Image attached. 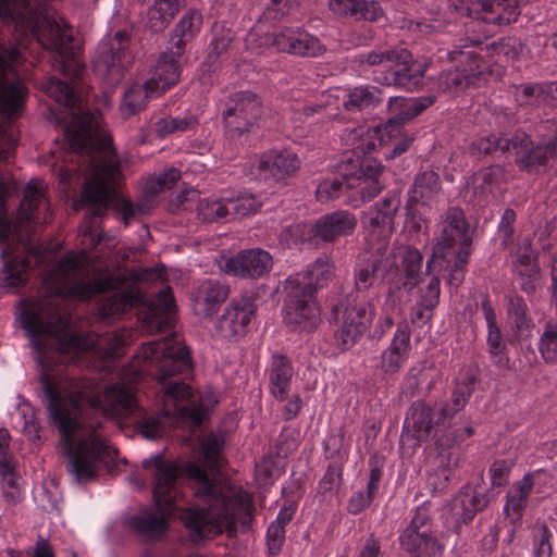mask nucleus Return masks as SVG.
Segmentation results:
<instances>
[{
	"label": "nucleus",
	"mask_w": 557,
	"mask_h": 557,
	"mask_svg": "<svg viewBox=\"0 0 557 557\" xmlns=\"http://www.w3.org/2000/svg\"><path fill=\"white\" fill-rule=\"evenodd\" d=\"M141 355L147 370L164 393L165 407L160 413L144 410L131 385L112 384L101 396L89 400L81 393L62 396L49 375L41 374L46 409L59 430L66 470L78 484L95 481L102 467L109 466L117 456V450L110 447L98 432L101 422L90 420L89 411L116 418L134 417L137 430L148 440L161 436L166 425L197 428L209 416V408L197 401L191 387L184 381L190 376L193 364L188 348L176 335L143 344Z\"/></svg>",
	"instance_id": "1"
},
{
	"label": "nucleus",
	"mask_w": 557,
	"mask_h": 557,
	"mask_svg": "<svg viewBox=\"0 0 557 557\" xmlns=\"http://www.w3.org/2000/svg\"><path fill=\"white\" fill-rule=\"evenodd\" d=\"M44 90L57 103L70 110V122L64 126L69 149L89 157L91 176L85 182L74 209L86 208L90 224L96 223V218L104 215L110 205H113L125 225L138 215L148 214L153 207L148 194L145 200L136 203L115 196L114 185L121 172L120 162L113 156L112 138L98 131L92 114L81 110V98L73 86L50 77L44 84Z\"/></svg>",
	"instance_id": "2"
},
{
	"label": "nucleus",
	"mask_w": 557,
	"mask_h": 557,
	"mask_svg": "<svg viewBox=\"0 0 557 557\" xmlns=\"http://www.w3.org/2000/svg\"><path fill=\"white\" fill-rule=\"evenodd\" d=\"M22 59L18 44L0 42V163L7 162L16 146L13 125L8 119L21 114L26 87L17 77L15 64ZM8 186L0 171V258L2 263H40L38 247L30 243L34 227L40 222L39 208L46 206L45 194L34 182L24 190L16 219L7 209Z\"/></svg>",
	"instance_id": "3"
},
{
	"label": "nucleus",
	"mask_w": 557,
	"mask_h": 557,
	"mask_svg": "<svg viewBox=\"0 0 557 557\" xmlns=\"http://www.w3.org/2000/svg\"><path fill=\"white\" fill-rule=\"evenodd\" d=\"M185 473L191 481L195 495L206 503V507L189 508L182 513V520L195 544L224 531L228 536H234L237 522L244 530L250 527L253 505L247 494L211 478L206 469L197 463H187Z\"/></svg>",
	"instance_id": "4"
},
{
	"label": "nucleus",
	"mask_w": 557,
	"mask_h": 557,
	"mask_svg": "<svg viewBox=\"0 0 557 557\" xmlns=\"http://www.w3.org/2000/svg\"><path fill=\"white\" fill-rule=\"evenodd\" d=\"M450 9L466 15L474 24L483 23L482 36L461 39L465 44L456 45L448 52V57L457 64L444 71L438 78V87L447 94H458L468 87L475 85L484 71L483 61L473 47L482 44V37L486 38L494 33L493 27L507 25L515 22L520 15L518 0H447Z\"/></svg>",
	"instance_id": "5"
},
{
	"label": "nucleus",
	"mask_w": 557,
	"mask_h": 557,
	"mask_svg": "<svg viewBox=\"0 0 557 557\" xmlns=\"http://www.w3.org/2000/svg\"><path fill=\"white\" fill-rule=\"evenodd\" d=\"M86 255L66 253L61 260L46 268L41 275L49 293L58 296H71L82 300L97 294H104L99 305V315L108 319L131 308L137 296L133 292L115 288L112 277L91 280Z\"/></svg>",
	"instance_id": "6"
},
{
	"label": "nucleus",
	"mask_w": 557,
	"mask_h": 557,
	"mask_svg": "<svg viewBox=\"0 0 557 557\" xmlns=\"http://www.w3.org/2000/svg\"><path fill=\"white\" fill-rule=\"evenodd\" d=\"M21 320L32 337L37 360L44 369L59 362L65 352L85 350L91 346L72 332L70 319L61 311L57 298L44 297L26 301Z\"/></svg>",
	"instance_id": "7"
},
{
	"label": "nucleus",
	"mask_w": 557,
	"mask_h": 557,
	"mask_svg": "<svg viewBox=\"0 0 557 557\" xmlns=\"http://www.w3.org/2000/svg\"><path fill=\"white\" fill-rule=\"evenodd\" d=\"M0 17L21 33H30L45 49L53 51L61 72L78 75L82 66L73 28L63 18L44 16L37 0H0Z\"/></svg>",
	"instance_id": "8"
},
{
	"label": "nucleus",
	"mask_w": 557,
	"mask_h": 557,
	"mask_svg": "<svg viewBox=\"0 0 557 557\" xmlns=\"http://www.w3.org/2000/svg\"><path fill=\"white\" fill-rule=\"evenodd\" d=\"M143 466L153 475L156 508L132 516L127 523L140 536L154 540L165 533L168 518L180 498L177 480L181 469L176 462L166 460L161 455L144 460Z\"/></svg>",
	"instance_id": "9"
},
{
	"label": "nucleus",
	"mask_w": 557,
	"mask_h": 557,
	"mask_svg": "<svg viewBox=\"0 0 557 557\" xmlns=\"http://www.w3.org/2000/svg\"><path fill=\"white\" fill-rule=\"evenodd\" d=\"M471 237L465 213L457 207L449 208L442 222L426 270L432 273L438 268L448 270L447 282L458 287L465 280L466 265L470 256Z\"/></svg>",
	"instance_id": "10"
},
{
	"label": "nucleus",
	"mask_w": 557,
	"mask_h": 557,
	"mask_svg": "<svg viewBox=\"0 0 557 557\" xmlns=\"http://www.w3.org/2000/svg\"><path fill=\"white\" fill-rule=\"evenodd\" d=\"M245 47L253 54H264L271 48L276 52L300 58L322 55L326 48L320 39L299 26H283L274 33L263 30L260 24L249 29Z\"/></svg>",
	"instance_id": "11"
},
{
	"label": "nucleus",
	"mask_w": 557,
	"mask_h": 557,
	"mask_svg": "<svg viewBox=\"0 0 557 557\" xmlns=\"http://www.w3.org/2000/svg\"><path fill=\"white\" fill-rule=\"evenodd\" d=\"M473 433V428L470 425H466L463 430L446 432V429L437 424L436 411L426 403L418 400L407 411L403 438L413 440V445L418 446L432 436L436 448L442 455L456 444L470 437Z\"/></svg>",
	"instance_id": "12"
},
{
	"label": "nucleus",
	"mask_w": 557,
	"mask_h": 557,
	"mask_svg": "<svg viewBox=\"0 0 557 557\" xmlns=\"http://www.w3.org/2000/svg\"><path fill=\"white\" fill-rule=\"evenodd\" d=\"M374 315L372 305L357 304L356 293H348L344 298L331 304L330 323L339 324L334 331V342L341 350L350 349L367 331Z\"/></svg>",
	"instance_id": "13"
},
{
	"label": "nucleus",
	"mask_w": 557,
	"mask_h": 557,
	"mask_svg": "<svg viewBox=\"0 0 557 557\" xmlns=\"http://www.w3.org/2000/svg\"><path fill=\"white\" fill-rule=\"evenodd\" d=\"M261 113V101L255 92L232 94L225 101L222 114L227 136L237 138L252 132Z\"/></svg>",
	"instance_id": "14"
},
{
	"label": "nucleus",
	"mask_w": 557,
	"mask_h": 557,
	"mask_svg": "<svg viewBox=\"0 0 557 557\" xmlns=\"http://www.w3.org/2000/svg\"><path fill=\"white\" fill-rule=\"evenodd\" d=\"M395 265V257L385 242H381L377 246L369 245L367 249L359 253L358 262L355 267V287L348 293H356L357 299L359 293L369 289L377 278H384L385 275ZM361 301L357 300V304Z\"/></svg>",
	"instance_id": "15"
},
{
	"label": "nucleus",
	"mask_w": 557,
	"mask_h": 557,
	"mask_svg": "<svg viewBox=\"0 0 557 557\" xmlns=\"http://www.w3.org/2000/svg\"><path fill=\"white\" fill-rule=\"evenodd\" d=\"M257 308L250 294L232 299L215 323L216 335L226 342H238L248 333Z\"/></svg>",
	"instance_id": "16"
},
{
	"label": "nucleus",
	"mask_w": 557,
	"mask_h": 557,
	"mask_svg": "<svg viewBox=\"0 0 557 557\" xmlns=\"http://www.w3.org/2000/svg\"><path fill=\"white\" fill-rule=\"evenodd\" d=\"M428 67V61H414L409 50L394 48L392 60L377 81L386 86L412 90L419 86Z\"/></svg>",
	"instance_id": "17"
},
{
	"label": "nucleus",
	"mask_w": 557,
	"mask_h": 557,
	"mask_svg": "<svg viewBox=\"0 0 557 557\" xmlns=\"http://www.w3.org/2000/svg\"><path fill=\"white\" fill-rule=\"evenodd\" d=\"M284 322L293 331L312 332L320 323V308L314 296L285 284Z\"/></svg>",
	"instance_id": "18"
},
{
	"label": "nucleus",
	"mask_w": 557,
	"mask_h": 557,
	"mask_svg": "<svg viewBox=\"0 0 557 557\" xmlns=\"http://www.w3.org/2000/svg\"><path fill=\"white\" fill-rule=\"evenodd\" d=\"M511 148L516 151V163L521 170L531 171L544 166L549 159L557 158V135L547 144L534 145L529 135L517 132L511 137Z\"/></svg>",
	"instance_id": "19"
},
{
	"label": "nucleus",
	"mask_w": 557,
	"mask_h": 557,
	"mask_svg": "<svg viewBox=\"0 0 557 557\" xmlns=\"http://www.w3.org/2000/svg\"><path fill=\"white\" fill-rule=\"evenodd\" d=\"M357 218L349 210H336L321 215L310 227L309 239L334 243L341 237L351 235L357 227Z\"/></svg>",
	"instance_id": "20"
},
{
	"label": "nucleus",
	"mask_w": 557,
	"mask_h": 557,
	"mask_svg": "<svg viewBox=\"0 0 557 557\" xmlns=\"http://www.w3.org/2000/svg\"><path fill=\"white\" fill-rule=\"evenodd\" d=\"M128 39V34L120 30L113 38L101 41L98 46L96 69L107 75L112 83H117L123 77Z\"/></svg>",
	"instance_id": "21"
},
{
	"label": "nucleus",
	"mask_w": 557,
	"mask_h": 557,
	"mask_svg": "<svg viewBox=\"0 0 557 557\" xmlns=\"http://www.w3.org/2000/svg\"><path fill=\"white\" fill-rule=\"evenodd\" d=\"M273 265L272 256L264 249H245L228 258L223 267L225 273L256 280L270 272Z\"/></svg>",
	"instance_id": "22"
},
{
	"label": "nucleus",
	"mask_w": 557,
	"mask_h": 557,
	"mask_svg": "<svg viewBox=\"0 0 557 557\" xmlns=\"http://www.w3.org/2000/svg\"><path fill=\"white\" fill-rule=\"evenodd\" d=\"M343 162L351 165L350 181L356 185L363 201H370L377 196L384 187L381 180L383 166L371 159H357V164L352 163L349 152L344 154Z\"/></svg>",
	"instance_id": "23"
},
{
	"label": "nucleus",
	"mask_w": 557,
	"mask_h": 557,
	"mask_svg": "<svg viewBox=\"0 0 557 557\" xmlns=\"http://www.w3.org/2000/svg\"><path fill=\"white\" fill-rule=\"evenodd\" d=\"M483 484V474L480 473L474 485H465L454 498L453 511L463 523L471 522L493 500L494 495Z\"/></svg>",
	"instance_id": "24"
},
{
	"label": "nucleus",
	"mask_w": 557,
	"mask_h": 557,
	"mask_svg": "<svg viewBox=\"0 0 557 557\" xmlns=\"http://www.w3.org/2000/svg\"><path fill=\"white\" fill-rule=\"evenodd\" d=\"M334 272L333 261L327 257H319L306 270L289 276L285 284L315 297L332 281Z\"/></svg>",
	"instance_id": "25"
},
{
	"label": "nucleus",
	"mask_w": 557,
	"mask_h": 557,
	"mask_svg": "<svg viewBox=\"0 0 557 557\" xmlns=\"http://www.w3.org/2000/svg\"><path fill=\"white\" fill-rule=\"evenodd\" d=\"M411 332L407 321L397 323L389 346L381 352L379 368L387 376L396 375L409 358Z\"/></svg>",
	"instance_id": "26"
},
{
	"label": "nucleus",
	"mask_w": 557,
	"mask_h": 557,
	"mask_svg": "<svg viewBox=\"0 0 557 557\" xmlns=\"http://www.w3.org/2000/svg\"><path fill=\"white\" fill-rule=\"evenodd\" d=\"M300 168L301 160L288 149L268 151L262 154L258 164V170L263 178L277 183H285L295 176Z\"/></svg>",
	"instance_id": "27"
},
{
	"label": "nucleus",
	"mask_w": 557,
	"mask_h": 557,
	"mask_svg": "<svg viewBox=\"0 0 557 557\" xmlns=\"http://www.w3.org/2000/svg\"><path fill=\"white\" fill-rule=\"evenodd\" d=\"M183 54H176L174 50L166 48L152 73V76L147 81V89L154 90L158 95L163 94L169 88L174 86L181 75V58Z\"/></svg>",
	"instance_id": "28"
},
{
	"label": "nucleus",
	"mask_w": 557,
	"mask_h": 557,
	"mask_svg": "<svg viewBox=\"0 0 557 557\" xmlns=\"http://www.w3.org/2000/svg\"><path fill=\"white\" fill-rule=\"evenodd\" d=\"M399 545L409 557H441L444 546L434 532L403 531Z\"/></svg>",
	"instance_id": "29"
},
{
	"label": "nucleus",
	"mask_w": 557,
	"mask_h": 557,
	"mask_svg": "<svg viewBox=\"0 0 557 557\" xmlns=\"http://www.w3.org/2000/svg\"><path fill=\"white\" fill-rule=\"evenodd\" d=\"M271 395L278 401L288 398L294 368L287 356L273 354L268 370Z\"/></svg>",
	"instance_id": "30"
},
{
	"label": "nucleus",
	"mask_w": 557,
	"mask_h": 557,
	"mask_svg": "<svg viewBox=\"0 0 557 557\" xmlns=\"http://www.w3.org/2000/svg\"><path fill=\"white\" fill-rule=\"evenodd\" d=\"M436 100L433 95L421 96L412 99H405L401 97H391L388 100V108L395 111V115L387 122L388 126L394 133L399 132L398 125L410 121L421 114L425 109L431 107Z\"/></svg>",
	"instance_id": "31"
},
{
	"label": "nucleus",
	"mask_w": 557,
	"mask_h": 557,
	"mask_svg": "<svg viewBox=\"0 0 557 557\" xmlns=\"http://www.w3.org/2000/svg\"><path fill=\"white\" fill-rule=\"evenodd\" d=\"M175 309L170 287L162 288L151 300L147 313V327L156 332H165L172 327V313Z\"/></svg>",
	"instance_id": "32"
},
{
	"label": "nucleus",
	"mask_w": 557,
	"mask_h": 557,
	"mask_svg": "<svg viewBox=\"0 0 557 557\" xmlns=\"http://www.w3.org/2000/svg\"><path fill=\"white\" fill-rule=\"evenodd\" d=\"M330 10L336 15L355 21H376L383 15V9L375 0H330Z\"/></svg>",
	"instance_id": "33"
},
{
	"label": "nucleus",
	"mask_w": 557,
	"mask_h": 557,
	"mask_svg": "<svg viewBox=\"0 0 557 557\" xmlns=\"http://www.w3.org/2000/svg\"><path fill=\"white\" fill-rule=\"evenodd\" d=\"M442 189L441 180L434 171H423L414 177L410 187L409 203L431 207Z\"/></svg>",
	"instance_id": "34"
},
{
	"label": "nucleus",
	"mask_w": 557,
	"mask_h": 557,
	"mask_svg": "<svg viewBox=\"0 0 557 557\" xmlns=\"http://www.w3.org/2000/svg\"><path fill=\"white\" fill-rule=\"evenodd\" d=\"M532 490L533 476L527 473L507 492L504 513L511 523H517L522 518Z\"/></svg>",
	"instance_id": "35"
},
{
	"label": "nucleus",
	"mask_w": 557,
	"mask_h": 557,
	"mask_svg": "<svg viewBox=\"0 0 557 557\" xmlns=\"http://www.w3.org/2000/svg\"><path fill=\"white\" fill-rule=\"evenodd\" d=\"M185 2L186 0H154L147 11L146 27L152 33L163 32Z\"/></svg>",
	"instance_id": "36"
},
{
	"label": "nucleus",
	"mask_w": 557,
	"mask_h": 557,
	"mask_svg": "<svg viewBox=\"0 0 557 557\" xmlns=\"http://www.w3.org/2000/svg\"><path fill=\"white\" fill-rule=\"evenodd\" d=\"M507 315L516 338L530 336L534 322L522 296L511 295L508 297Z\"/></svg>",
	"instance_id": "37"
},
{
	"label": "nucleus",
	"mask_w": 557,
	"mask_h": 557,
	"mask_svg": "<svg viewBox=\"0 0 557 557\" xmlns=\"http://www.w3.org/2000/svg\"><path fill=\"white\" fill-rule=\"evenodd\" d=\"M200 25L201 14L194 10L188 11L176 24L166 48L174 50L176 54H184L186 45L199 32Z\"/></svg>",
	"instance_id": "38"
},
{
	"label": "nucleus",
	"mask_w": 557,
	"mask_h": 557,
	"mask_svg": "<svg viewBox=\"0 0 557 557\" xmlns=\"http://www.w3.org/2000/svg\"><path fill=\"white\" fill-rule=\"evenodd\" d=\"M393 134L394 132L388 124L383 128H368L367 132H364L363 126H360L352 128L349 132L347 140L351 141V145L354 146V153L360 152L362 154H367L374 151L377 146H382L384 144L385 135L392 137Z\"/></svg>",
	"instance_id": "39"
},
{
	"label": "nucleus",
	"mask_w": 557,
	"mask_h": 557,
	"mask_svg": "<svg viewBox=\"0 0 557 557\" xmlns=\"http://www.w3.org/2000/svg\"><path fill=\"white\" fill-rule=\"evenodd\" d=\"M230 288L218 280H205L196 292V302L205 307L207 314H212L228 297Z\"/></svg>",
	"instance_id": "40"
},
{
	"label": "nucleus",
	"mask_w": 557,
	"mask_h": 557,
	"mask_svg": "<svg viewBox=\"0 0 557 557\" xmlns=\"http://www.w3.org/2000/svg\"><path fill=\"white\" fill-rule=\"evenodd\" d=\"M383 101V92L375 86H360L354 88L343 102L347 111L372 110Z\"/></svg>",
	"instance_id": "41"
},
{
	"label": "nucleus",
	"mask_w": 557,
	"mask_h": 557,
	"mask_svg": "<svg viewBox=\"0 0 557 557\" xmlns=\"http://www.w3.org/2000/svg\"><path fill=\"white\" fill-rule=\"evenodd\" d=\"M362 224L368 233V246H377L381 242L387 245V237L393 231L394 224L384 219L381 213L369 208L362 216Z\"/></svg>",
	"instance_id": "42"
},
{
	"label": "nucleus",
	"mask_w": 557,
	"mask_h": 557,
	"mask_svg": "<svg viewBox=\"0 0 557 557\" xmlns=\"http://www.w3.org/2000/svg\"><path fill=\"white\" fill-rule=\"evenodd\" d=\"M511 137H504L497 134H490L475 138L470 147V154L481 159L496 151L507 152L511 148Z\"/></svg>",
	"instance_id": "43"
},
{
	"label": "nucleus",
	"mask_w": 557,
	"mask_h": 557,
	"mask_svg": "<svg viewBox=\"0 0 557 557\" xmlns=\"http://www.w3.org/2000/svg\"><path fill=\"white\" fill-rule=\"evenodd\" d=\"M422 264V253L417 248L408 247L401 258V269L404 272L403 287L405 289L411 290L420 283Z\"/></svg>",
	"instance_id": "44"
},
{
	"label": "nucleus",
	"mask_w": 557,
	"mask_h": 557,
	"mask_svg": "<svg viewBox=\"0 0 557 557\" xmlns=\"http://www.w3.org/2000/svg\"><path fill=\"white\" fill-rule=\"evenodd\" d=\"M158 95L154 90L147 89V82L144 85H132L123 96L120 110L123 115L131 116L143 110L149 98Z\"/></svg>",
	"instance_id": "45"
},
{
	"label": "nucleus",
	"mask_w": 557,
	"mask_h": 557,
	"mask_svg": "<svg viewBox=\"0 0 557 557\" xmlns=\"http://www.w3.org/2000/svg\"><path fill=\"white\" fill-rule=\"evenodd\" d=\"M537 349L546 363L557 364V320H547L540 333Z\"/></svg>",
	"instance_id": "46"
},
{
	"label": "nucleus",
	"mask_w": 557,
	"mask_h": 557,
	"mask_svg": "<svg viewBox=\"0 0 557 557\" xmlns=\"http://www.w3.org/2000/svg\"><path fill=\"white\" fill-rule=\"evenodd\" d=\"M350 180V171L343 172L339 177L324 180L317 187V199L320 202H327L337 199L342 195L344 187L346 189H355L356 185Z\"/></svg>",
	"instance_id": "47"
},
{
	"label": "nucleus",
	"mask_w": 557,
	"mask_h": 557,
	"mask_svg": "<svg viewBox=\"0 0 557 557\" xmlns=\"http://www.w3.org/2000/svg\"><path fill=\"white\" fill-rule=\"evenodd\" d=\"M197 123L198 120L190 114L176 117L165 116L154 123V131L160 138H164L173 134L187 132L194 128Z\"/></svg>",
	"instance_id": "48"
},
{
	"label": "nucleus",
	"mask_w": 557,
	"mask_h": 557,
	"mask_svg": "<svg viewBox=\"0 0 557 557\" xmlns=\"http://www.w3.org/2000/svg\"><path fill=\"white\" fill-rule=\"evenodd\" d=\"M197 212L205 222L231 221L227 199H202L198 202Z\"/></svg>",
	"instance_id": "49"
},
{
	"label": "nucleus",
	"mask_w": 557,
	"mask_h": 557,
	"mask_svg": "<svg viewBox=\"0 0 557 557\" xmlns=\"http://www.w3.org/2000/svg\"><path fill=\"white\" fill-rule=\"evenodd\" d=\"M425 271L428 270L425 269ZM443 271L444 270L436 268V270L432 273L426 272V274L430 276V280L425 286L420 287L418 290L416 302H418L419 306H423L424 308L429 309H435L437 307L441 295V281L438 273Z\"/></svg>",
	"instance_id": "50"
},
{
	"label": "nucleus",
	"mask_w": 557,
	"mask_h": 557,
	"mask_svg": "<svg viewBox=\"0 0 557 557\" xmlns=\"http://www.w3.org/2000/svg\"><path fill=\"white\" fill-rule=\"evenodd\" d=\"M300 0H269L260 21H278L298 12Z\"/></svg>",
	"instance_id": "51"
},
{
	"label": "nucleus",
	"mask_w": 557,
	"mask_h": 557,
	"mask_svg": "<svg viewBox=\"0 0 557 557\" xmlns=\"http://www.w3.org/2000/svg\"><path fill=\"white\" fill-rule=\"evenodd\" d=\"M230 220L244 218L257 213L262 201L255 195H242L235 199H227Z\"/></svg>",
	"instance_id": "52"
},
{
	"label": "nucleus",
	"mask_w": 557,
	"mask_h": 557,
	"mask_svg": "<svg viewBox=\"0 0 557 557\" xmlns=\"http://www.w3.org/2000/svg\"><path fill=\"white\" fill-rule=\"evenodd\" d=\"M504 177V169L500 165H492L481 170L474 176V189L481 195L492 191L493 187L498 185Z\"/></svg>",
	"instance_id": "53"
},
{
	"label": "nucleus",
	"mask_w": 557,
	"mask_h": 557,
	"mask_svg": "<svg viewBox=\"0 0 557 557\" xmlns=\"http://www.w3.org/2000/svg\"><path fill=\"white\" fill-rule=\"evenodd\" d=\"M553 533L545 523H537L532 531L533 553L535 557H552Z\"/></svg>",
	"instance_id": "54"
},
{
	"label": "nucleus",
	"mask_w": 557,
	"mask_h": 557,
	"mask_svg": "<svg viewBox=\"0 0 557 557\" xmlns=\"http://www.w3.org/2000/svg\"><path fill=\"white\" fill-rule=\"evenodd\" d=\"M180 178L181 172L178 170L174 168L168 169L148 181L145 193L149 196H154L165 189L172 188Z\"/></svg>",
	"instance_id": "55"
},
{
	"label": "nucleus",
	"mask_w": 557,
	"mask_h": 557,
	"mask_svg": "<svg viewBox=\"0 0 557 557\" xmlns=\"http://www.w3.org/2000/svg\"><path fill=\"white\" fill-rule=\"evenodd\" d=\"M233 33L230 29L226 30H214L213 38L210 42V51L207 55V61L213 65L218 62V60L226 53L232 41H233Z\"/></svg>",
	"instance_id": "56"
},
{
	"label": "nucleus",
	"mask_w": 557,
	"mask_h": 557,
	"mask_svg": "<svg viewBox=\"0 0 557 557\" xmlns=\"http://www.w3.org/2000/svg\"><path fill=\"white\" fill-rule=\"evenodd\" d=\"M400 193L398 189L389 190L380 201L371 206L373 210H376L382 216L394 224L395 216L400 207Z\"/></svg>",
	"instance_id": "57"
},
{
	"label": "nucleus",
	"mask_w": 557,
	"mask_h": 557,
	"mask_svg": "<svg viewBox=\"0 0 557 557\" xmlns=\"http://www.w3.org/2000/svg\"><path fill=\"white\" fill-rule=\"evenodd\" d=\"M433 532L432 530V506L430 503H423L418 506L412 515L409 524L404 531Z\"/></svg>",
	"instance_id": "58"
},
{
	"label": "nucleus",
	"mask_w": 557,
	"mask_h": 557,
	"mask_svg": "<svg viewBox=\"0 0 557 557\" xmlns=\"http://www.w3.org/2000/svg\"><path fill=\"white\" fill-rule=\"evenodd\" d=\"M2 475V496L10 506H14L22 500V491L17 478L13 472L12 466L7 472H0Z\"/></svg>",
	"instance_id": "59"
},
{
	"label": "nucleus",
	"mask_w": 557,
	"mask_h": 557,
	"mask_svg": "<svg viewBox=\"0 0 557 557\" xmlns=\"http://www.w3.org/2000/svg\"><path fill=\"white\" fill-rule=\"evenodd\" d=\"M426 380V368L423 364L411 367L404 376L401 391L407 396H414L419 386Z\"/></svg>",
	"instance_id": "60"
},
{
	"label": "nucleus",
	"mask_w": 557,
	"mask_h": 557,
	"mask_svg": "<svg viewBox=\"0 0 557 557\" xmlns=\"http://www.w3.org/2000/svg\"><path fill=\"white\" fill-rule=\"evenodd\" d=\"M513 467L510 459H497L490 467L491 484L493 487H503L508 483L509 473Z\"/></svg>",
	"instance_id": "61"
},
{
	"label": "nucleus",
	"mask_w": 557,
	"mask_h": 557,
	"mask_svg": "<svg viewBox=\"0 0 557 557\" xmlns=\"http://www.w3.org/2000/svg\"><path fill=\"white\" fill-rule=\"evenodd\" d=\"M517 215L516 212L507 208L503 212L500 222L498 224V233L500 235L502 242L500 245L504 248H508L509 245L512 243V237L515 234V222H516Z\"/></svg>",
	"instance_id": "62"
},
{
	"label": "nucleus",
	"mask_w": 557,
	"mask_h": 557,
	"mask_svg": "<svg viewBox=\"0 0 557 557\" xmlns=\"http://www.w3.org/2000/svg\"><path fill=\"white\" fill-rule=\"evenodd\" d=\"M223 437L215 433H210L203 438L201 443V451L207 462L212 466L216 465V459L223 448Z\"/></svg>",
	"instance_id": "63"
},
{
	"label": "nucleus",
	"mask_w": 557,
	"mask_h": 557,
	"mask_svg": "<svg viewBox=\"0 0 557 557\" xmlns=\"http://www.w3.org/2000/svg\"><path fill=\"white\" fill-rule=\"evenodd\" d=\"M286 531L282 527L270 524L267 530V552L270 557H276L283 549Z\"/></svg>",
	"instance_id": "64"
}]
</instances>
